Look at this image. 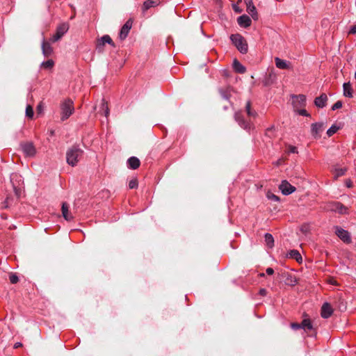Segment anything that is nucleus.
<instances>
[{
  "mask_svg": "<svg viewBox=\"0 0 356 356\" xmlns=\"http://www.w3.org/2000/svg\"><path fill=\"white\" fill-rule=\"evenodd\" d=\"M230 40L241 54H245L248 52V43L241 35L238 33L232 34L230 36Z\"/></svg>",
  "mask_w": 356,
  "mask_h": 356,
  "instance_id": "obj_2",
  "label": "nucleus"
},
{
  "mask_svg": "<svg viewBox=\"0 0 356 356\" xmlns=\"http://www.w3.org/2000/svg\"><path fill=\"white\" fill-rule=\"evenodd\" d=\"M42 54L45 57H49L53 53V48L50 43L44 40L42 43Z\"/></svg>",
  "mask_w": 356,
  "mask_h": 356,
  "instance_id": "obj_18",
  "label": "nucleus"
},
{
  "mask_svg": "<svg viewBox=\"0 0 356 356\" xmlns=\"http://www.w3.org/2000/svg\"><path fill=\"white\" fill-rule=\"evenodd\" d=\"M327 209L338 212L340 214L346 213L348 209L339 202H332L327 205Z\"/></svg>",
  "mask_w": 356,
  "mask_h": 356,
  "instance_id": "obj_8",
  "label": "nucleus"
},
{
  "mask_svg": "<svg viewBox=\"0 0 356 356\" xmlns=\"http://www.w3.org/2000/svg\"><path fill=\"white\" fill-rule=\"evenodd\" d=\"M323 123H313L311 127V134L313 137L318 138L321 137V132L323 131Z\"/></svg>",
  "mask_w": 356,
  "mask_h": 356,
  "instance_id": "obj_13",
  "label": "nucleus"
},
{
  "mask_svg": "<svg viewBox=\"0 0 356 356\" xmlns=\"http://www.w3.org/2000/svg\"><path fill=\"white\" fill-rule=\"evenodd\" d=\"M54 65V62L53 61V60L49 59V60H47V61L42 62V67L44 69H50V68L53 67Z\"/></svg>",
  "mask_w": 356,
  "mask_h": 356,
  "instance_id": "obj_33",
  "label": "nucleus"
},
{
  "mask_svg": "<svg viewBox=\"0 0 356 356\" xmlns=\"http://www.w3.org/2000/svg\"><path fill=\"white\" fill-rule=\"evenodd\" d=\"M247 12L251 15L254 20L258 19V14L256 7L253 4V1H248L246 3Z\"/></svg>",
  "mask_w": 356,
  "mask_h": 356,
  "instance_id": "obj_17",
  "label": "nucleus"
},
{
  "mask_svg": "<svg viewBox=\"0 0 356 356\" xmlns=\"http://www.w3.org/2000/svg\"><path fill=\"white\" fill-rule=\"evenodd\" d=\"M292 104L295 109L304 107L306 105V96L304 95H293Z\"/></svg>",
  "mask_w": 356,
  "mask_h": 356,
  "instance_id": "obj_9",
  "label": "nucleus"
},
{
  "mask_svg": "<svg viewBox=\"0 0 356 356\" xmlns=\"http://www.w3.org/2000/svg\"><path fill=\"white\" fill-rule=\"evenodd\" d=\"M245 111H246L248 115L250 118H254L257 115V112L251 108V102L250 101L247 102V103L245 104Z\"/></svg>",
  "mask_w": 356,
  "mask_h": 356,
  "instance_id": "obj_29",
  "label": "nucleus"
},
{
  "mask_svg": "<svg viewBox=\"0 0 356 356\" xmlns=\"http://www.w3.org/2000/svg\"><path fill=\"white\" fill-rule=\"evenodd\" d=\"M339 127L334 124L332 126H331L328 130L327 131V135L330 137L332 136L333 134H334L339 129Z\"/></svg>",
  "mask_w": 356,
  "mask_h": 356,
  "instance_id": "obj_32",
  "label": "nucleus"
},
{
  "mask_svg": "<svg viewBox=\"0 0 356 356\" xmlns=\"http://www.w3.org/2000/svg\"><path fill=\"white\" fill-rule=\"evenodd\" d=\"M349 33L355 34L356 35V24L353 26L349 31Z\"/></svg>",
  "mask_w": 356,
  "mask_h": 356,
  "instance_id": "obj_45",
  "label": "nucleus"
},
{
  "mask_svg": "<svg viewBox=\"0 0 356 356\" xmlns=\"http://www.w3.org/2000/svg\"><path fill=\"white\" fill-rule=\"evenodd\" d=\"M288 151H289V152L293 153V154L298 153L296 147L292 146V145L289 146Z\"/></svg>",
  "mask_w": 356,
  "mask_h": 356,
  "instance_id": "obj_44",
  "label": "nucleus"
},
{
  "mask_svg": "<svg viewBox=\"0 0 356 356\" xmlns=\"http://www.w3.org/2000/svg\"><path fill=\"white\" fill-rule=\"evenodd\" d=\"M102 110L104 113V115L107 117L109 114V109L107 105V102L105 101V99L102 100Z\"/></svg>",
  "mask_w": 356,
  "mask_h": 356,
  "instance_id": "obj_31",
  "label": "nucleus"
},
{
  "mask_svg": "<svg viewBox=\"0 0 356 356\" xmlns=\"http://www.w3.org/2000/svg\"><path fill=\"white\" fill-rule=\"evenodd\" d=\"M347 186H348V187H350V186H351V184H350V182L347 183Z\"/></svg>",
  "mask_w": 356,
  "mask_h": 356,
  "instance_id": "obj_50",
  "label": "nucleus"
},
{
  "mask_svg": "<svg viewBox=\"0 0 356 356\" xmlns=\"http://www.w3.org/2000/svg\"><path fill=\"white\" fill-rule=\"evenodd\" d=\"M20 148L26 157L33 158L37 153L35 147L30 141L22 142L20 143Z\"/></svg>",
  "mask_w": 356,
  "mask_h": 356,
  "instance_id": "obj_4",
  "label": "nucleus"
},
{
  "mask_svg": "<svg viewBox=\"0 0 356 356\" xmlns=\"http://www.w3.org/2000/svg\"><path fill=\"white\" fill-rule=\"evenodd\" d=\"M231 90L232 88L230 87H227L225 88H220L219 92L224 99L229 100L231 96Z\"/></svg>",
  "mask_w": 356,
  "mask_h": 356,
  "instance_id": "obj_27",
  "label": "nucleus"
},
{
  "mask_svg": "<svg viewBox=\"0 0 356 356\" xmlns=\"http://www.w3.org/2000/svg\"><path fill=\"white\" fill-rule=\"evenodd\" d=\"M138 187V181L136 179H133L129 182V188L130 189L136 188Z\"/></svg>",
  "mask_w": 356,
  "mask_h": 356,
  "instance_id": "obj_38",
  "label": "nucleus"
},
{
  "mask_svg": "<svg viewBox=\"0 0 356 356\" xmlns=\"http://www.w3.org/2000/svg\"><path fill=\"white\" fill-rule=\"evenodd\" d=\"M327 101V97L326 94L323 93L319 97H317L314 99V104L318 108H323L326 106Z\"/></svg>",
  "mask_w": 356,
  "mask_h": 356,
  "instance_id": "obj_16",
  "label": "nucleus"
},
{
  "mask_svg": "<svg viewBox=\"0 0 356 356\" xmlns=\"http://www.w3.org/2000/svg\"><path fill=\"white\" fill-rule=\"evenodd\" d=\"M44 104L42 102H40L36 108L38 114H42L44 111Z\"/></svg>",
  "mask_w": 356,
  "mask_h": 356,
  "instance_id": "obj_37",
  "label": "nucleus"
},
{
  "mask_svg": "<svg viewBox=\"0 0 356 356\" xmlns=\"http://www.w3.org/2000/svg\"><path fill=\"white\" fill-rule=\"evenodd\" d=\"M234 119L238 122V125L243 129L249 131H250L253 125L250 121H247L244 119L241 112H236L234 115Z\"/></svg>",
  "mask_w": 356,
  "mask_h": 356,
  "instance_id": "obj_5",
  "label": "nucleus"
},
{
  "mask_svg": "<svg viewBox=\"0 0 356 356\" xmlns=\"http://www.w3.org/2000/svg\"><path fill=\"white\" fill-rule=\"evenodd\" d=\"M266 272L268 275H271L273 274L274 270L272 268H268Z\"/></svg>",
  "mask_w": 356,
  "mask_h": 356,
  "instance_id": "obj_46",
  "label": "nucleus"
},
{
  "mask_svg": "<svg viewBox=\"0 0 356 356\" xmlns=\"http://www.w3.org/2000/svg\"><path fill=\"white\" fill-rule=\"evenodd\" d=\"M264 240L266 245L269 248H272L274 246V238L272 234L266 233L264 235Z\"/></svg>",
  "mask_w": 356,
  "mask_h": 356,
  "instance_id": "obj_28",
  "label": "nucleus"
},
{
  "mask_svg": "<svg viewBox=\"0 0 356 356\" xmlns=\"http://www.w3.org/2000/svg\"><path fill=\"white\" fill-rule=\"evenodd\" d=\"M261 276H264V273L260 274Z\"/></svg>",
  "mask_w": 356,
  "mask_h": 356,
  "instance_id": "obj_52",
  "label": "nucleus"
},
{
  "mask_svg": "<svg viewBox=\"0 0 356 356\" xmlns=\"http://www.w3.org/2000/svg\"><path fill=\"white\" fill-rule=\"evenodd\" d=\"M68 204L65 202H63L62 204V214L63 218L67 220L70 221L73 219V216L71 214V213L69 211L68 209Z\"/></svg>",
  "mask_w": 356,
  "mask_h": 356,
  "instance_id": "obj_23",
  "label": "nucleus"
},
{
  "mask_svg": "<svg viewBox=\"0 0 356 356\" xmlns=\"http://www.w3.org/2000/svg\"><path fill=\"white\" fill-rule=\"evenodd\" d=\"M282 277L284 278V283L286 285L295 286L297 284V279L292 274L284 273L282 274Z\"/></svg>",
  "mask_w": 356,
  "mask_h": 356,
  "instance_id": "obj_19",
  "label": "nucleus"
},
{
  "mask_svg": "<svg viewBox=\"0 0 356 356\" xmlns=\"http://www.w3.org/2000/svg\"><path fill=\"white\" fill-rule=\"evenodd\" d=\"M291 327L294 330L301 329V323H292L291 324Z\"/></svg>",
  "mask_w": 356,
  "mask_h": 356,
  "instance_id": "obj_42",
  "label": "nucleus"
},
{
  "mask_svg": "<svg viewBox=\"0 0 356 356\" xmlns=\"http://www.w3.org/2000/svg\"><path fill=\"white\" fill-rule=\"evenodd\" d=\"M19 176L17 175V174H13L11 175V181H13V180L15 178H17Z\"/></svg>",
  "mask_w": 356,
  "mask_h": 356,
  "instance_id": "obj_48",
  "label": "nucleus"
},
{
  "mask_svg": "<svg viewBox=\"0 0 356 356\" xmlns=\"http://www.w3.org/2000/svg\"><path fill=\"white\" fill-rule=\"evenodd\" d=\"M346 172V168H338L335 170V175L334 177L335 179L338 178L339 177H341L345 174Z\"/></svg>",
  "mask_w": 356,
  "mask_h": 356,
  "instance_id": "obj_36",
  "label": "nucleus"
},
{
  "mask_svg": "<svg viewBox=\"0 0 356 356\" xmlns=\"http://www.w3.org/2000/svg\"><path fill=\"white\" fill-rule=\"evenodd\" d=\"M343 95L347 97H353V91L350 82L344 83L343 85Z\"/></svg>",
  "mask_w": 356,
  "mask_h": 356,
  "instance_id": "obj_24",
  "label": "nucleus"
},
{
  "mask_svg": "<svg viewBox=\"0 0 356 356\" xmlns=\"http://www.w3.org/2000/svg\"><path fill=\"white\" fill-rule=\"evenodd\" d=\"M34 115L33 109L31 105H27L26 108V116L29 118H33Z\"/></svg>",
  "mask_w": 356,
  "mask_h": 356,
  "instance_id": "obj_34",
  "label": "nucleus"
},
{
  "mask_svg": "<svg viewBox=\"0 0 356 356\" xmlns=\"http://www.w3.org/2000/svg\"><path fill=\"white\" fill-rule=\"evenodd\" d=\"M279 188L284 195H290L296 191V187L289 184L286 180H283L281 182Z\"/></svg>",
  "mask_w": 356,
  "mask_h": 356,
  "instance_id": "obj_11",
  "label": "nucleus"
},
{
  "mask_svg": "<svg viewBox=\"0 0 356 356\" xmlns=\"http://www.w3.org/2000/svg\"><path fill=\"white\" fill-rule=\"evenodd\" d=\"M275 65L277 68L281 70H290L292 69L291 64L289 61L282 60L278 57L275 58Z\"/></svg>",
  "mask_w": 356,
  "mask_h": 356,
  "instance_id": "obj_14",
  "label": "nucleus"
},
{
  "mask_svg": "<svg viewBox=\"0 0 356 356\" xmlns=\"http://www.w3.org/2000/svg\"><path fill=\"white\" fill-rule=\"evenodd\" d=\"M332 313H333V309H332L331 305L327 302H325L321 307V316L323 318H328L329 317H330L332 316Z\"/></svg>",
  "mask_w": 356,
  "mask_h": 356,
  "instance_id": "obj_15",
  "label": "nucleus"
},
{
  "mask_svg": "<svg viewBox=\"0 0 356 356\" xmlns=\"http://www.w3.org/2000/svg\"><path fill=\"white\" fill-rule=\"evenodd\" d=\"M240 1H236V3H233L232 4V8L234 9V10L236 12V13H240L242 12V9H241L239 7H238V3Z\"/></svg>",
  "mask_w": 356,
  "mask_h": 356,
  "instance_id": "obj_41",
  "label": "nucleus"
},
{
  "mask_svg": "<svg viewBox=\"0 0 356 356\" xmlns=\"http://www.w3.org/2000/svg\"><path fill=\"white\" fill-rule=\"evenodd\" d=\"M301 329H303L305 332L312 331L314 333L310 334L309 335L315 334V331L313 327V325L311 321L308 318L304 319L301 323Z\"/></svg>",
  "mask_w": 356,
  "mask_h": 356,
  "instance_id": "obj_21",
  "label": "nucleus"
},
{
  "mask_svg": "<svg viewBox=\"0 0 356 356\" xmlns=\"http://www.w3.org/2000/svg\"><path fill=\"white\" fill-rule=\"evenodd\" d=\"M355 78L356 79V70H355Z\"/></svg>",
  "mask_w": 356,
  "mask_h": 356,
  "instance_id": "obj_53",
  "label": "nucleus"
},
{
  "mask_svg": "<svg viewBox=\"0 0 356 356\" xmlns=\"http://www.w3.org/2000/svg\"><path fill=\"white\" fill-rule=\"evenodd\" d=\"M83 154V151L78 145H73L66 152L67 163L71 166H76Z\"/></svg>",
  "mask_w": 356,
  "mask_h": 356,
  "instance_id": "obj_1",
  "label": "nucleus"
},
{
  "mask_svg": "<svg viewBox=\"0 0 356 356\" xmlns=\"http://www.w3.org/2000/svg\"><path fill=\"white\" fill-rule=\"evenodd\" d=\"M335 234L344 243L348 244L351 243L350 234L347 230L337 226L335 227Z\"/></svg>",
  "mask_w": 356,
  "mask_h": 356,
  "instance_id": "obj_7",
  "label": "nucleus"
},
{
  "mask_svg": "<svg viewBox=\"0 0 356 356\" xmlns=\"http://www.w3.org/2000/svg\"><path fill=\"white\" fill-rule=\"evenodd\" d=\"M158 5V1H144L142 8L143 13L145 14L148 9L152 7H155Z\"/></svg>",
  "mask_w": 356,
  "mask_h": 356,
  "instance_id": "obj_30",
  "label": "nucleus"
},
{
  "mask_svg": "<svg viewBox=\"0 0 356 356\" xmlns=\"http://www.w3.org/2000/svg\"><path fill=\"white\" fill-rule=\"evenodd\" d=\"M132 24L133 20L131 19H129L122 26L119 34V38L121 40H124L127 37L129 31L132 27Z\"/></svg>",
  "mask_w": 356,
  "mask_h": 356,
  "instance_id": "obj_10",
  "label": "nucleus"
},
{
  "mask_svg": "<svg viewBox=\"0 0 356 356\" xmlns=\"http://www.w3.org/2000/svg\"><path fill=\"white\" fill-rule=\"evenodd\" d=\"M233 67L238 73L243 74L245 72V67L236 59L233 62Z\"/></svg>",
  "mask_w": 356,
  "mask_h": 356,
  "instance_id": "obj_26",
  "label": "nucleus"
},
{
  "mask_svg": "<svg viewBox=\"0 0 356 356\" xmlns=\"http://www.w3.org/2000/svg\"><path fill=\"white\" fill-rule=\"evenodd\" d=\"M22 346V343H19V342H17V343H16L15 344L14 347H15V348H18V347H19V346Z\"/></svg>",
  "mask_w": 356,
  "mask_h": 356,
  "instance_id": "obj_49",
  "label": "nucleus"
},
{
  "mask_svg": "<svg viewBox=\"0 0 356 356\" xmlns=\"http://www.w3.org/2000/svg\"><path fill=\"white\" fill-rule=\"evenodd\" d=\"M140 165V161L136 156H131L127 160V165L130 169L136 170L139 168Z\"/></svg>",
  "mask_w": 356,
  "mask_h": 356,
  "instance_id": "obj_22",
  "label": "nucleus"
},
{
  "mask_svg": "<svg viewBox=\"0 0 356 356\" xmlns=\"http://www.w3.org/2000/svg\"><path fill=\"white\" fill-rule=\"evenodd\" d=\"M266 197L268 200H272V201H275V202H279L280 201V197L278 196L274 195L273 193H272L270 191L267 192Z\"/></svg>",
  "mask_w": 356,
  "mask_h": 356,
  "instance_id": "obj_35",
  "label": "nucleus"
},
{
  "mask_svg": "<svg viewBox=\"0 0 356 356\" xmlns=\"http://www.w3.org/2000/svg\"><path fill=\"white\" fill-rule=\"evenodd\" d=\"M61 120L65 121L74 113V103L70 99H66L60 104Z\"/></svg>",
  "mask_w": 356,
  "mask_h": 356,
  "instance_id": "obj_3",
  "label": "nucleus"
},
{
  "mask_svg": "<svg viewBox=\"0 0 356 356\" xmlns=\"http://www.w3.org/2000/svg\"><path fill=\"white\" fill-rule=\"evenodd\" d=\"M9 280L12 284H16L18 282L19 278L15 274L11 273L9 276Z\"/></svg>",
  "mask_w": 356,
  "mask_h": 356,
  "instance_id": "obj_39",
  "label": "nucleus"
},
{
  "mask_svg": "<svg viewBox=\"0 0 356 356\" xmlns=\"http://www.w3.org/2000/svg\"><path fill=\"white\" fill-rule=\"evenodd\" d=\"M224 109H225V110L227 109V106H224Z\"/></svg>",
  "mask_w": 356,
  "mask_h": 356,
  "instance_id": "obj_51",
  "label": "nucleus"
},
{
  "mask_svg": "<svg viewBox=\"0 0 356 356\" xmlns=\"http://www.w3.org/2000/svg\"><path fill=\"white\" fill-rule=\"evenodd\" d=\"M342 107V102L341 101H337V102H335L332 106V111H335L337 109H339L340 108Z\"/></svg>",
  "mask_w": 356,
  "mask_h": 356,
  "instance_id": "obj_40",
  "label": "nucleus"
},
{
  "mask_svg": "<svg viewBox=\"0 0 356 356\" xmlns=\"http://www.w3.org/2000/svg\"><path fill=\"white\" fill-rule=\"evenodd\" d=\"M68 29L69 26L67 24L63 23L60 24L56 29V33L50 38L51 42H55L59 40L67 31Z\"/></svg>",
  "mask_w": 356,
  "mask_h": 356,
  "instance_id": "obj_6",
  "label": "nucleus"
},
{
  "mask_svg": "<svg viewBox=\"0 0 356 356\" xmlns=\"http://www.w3.org/2000/svg\"><path fill=\"white\" fill-rule=\"evenodd\" d=\"M259 294L262 296H265L267 294V291L265 289H261L259 290Z\"/></svg>",
  "mask_w": 356,
  "mask_h": 356,
  "instance_id": "obj_47",
  "label": "nucleus"
},
{
  "mask_svg": "<svg viewBox=\"0 0 356 356\" xmlns=\"http://www.w3.org/2000/svg\"><path fill=\"white\" fill-rule=\"evenodd\" d=\"M237 22L241 26L244 28L249 27L251 25V19L246 15H243L238 17L237 19Z\"/></svg>",
  "mask_w": 356,
  "mask_h": 356,
  "instance_id": "obj_20",
  "label": "nucleus"
},
{
  "mask_svg": "<svg viewBox=\"0 0 356 356\" xmlns=\"http://www.w3.org/2000/svg\"><path fill=\"white\" fill-rule=\"evenodd\" d=\"M106 43H108L113 47L115 46L111 38L108 35H104L99 40H98L96 45V49L99 51H102Z\"/></svg>",
  "mask_w": 356,
  "mask_h": 356,
  "instance_id": "obj_12",
  "label": "nucleus"
},
{
  "mask_svg": "<svg viewBox=\"0 0 356 356\" xmlns=\"http://www.w3.org/2000/svg\"><path fill=\"white\" fill-rule=\"evenodd\" d=\"M287 257L291 259H294L298 263L302 261V256L300 252L296 250H291L288 254Z\"/></svg>",
  "mask_w": 356,
  "mask_h": 356,
  "instance_id": "obj_25",
  "label": "nucleus"
},
{
  "mask_svg": "<svg viewBox=\"0 0 356 356\" xmlns=\"http://www.w3.org/2000/svg\"><path fill=\"white\" fill-rule=\"evenodd\" d=\"M298 113L302 116H310V115L307 113V111L305 109L298 110Z\"/></svg>",
  "mask_w": 356,
  "mask_h": 356,
  "instance_id": "obj_43",
  "label": "nucleus"
}]
</instances>
